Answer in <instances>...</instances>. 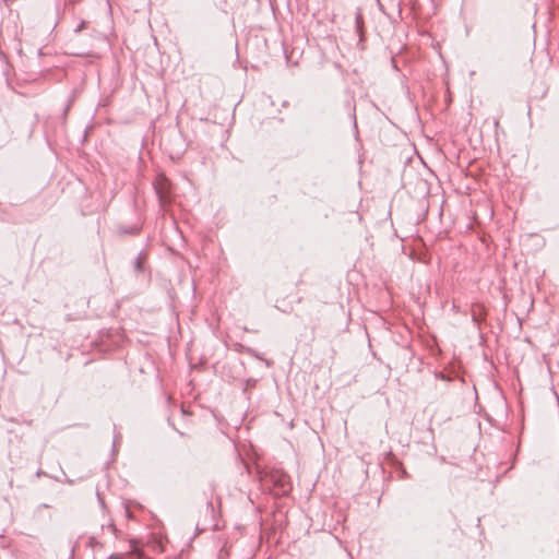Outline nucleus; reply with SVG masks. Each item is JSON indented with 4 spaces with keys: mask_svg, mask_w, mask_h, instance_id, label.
Masks as SVG:
<instances>
[{
    "mask_svg": "<svg viewBox=\"0 0 559 559\" xmlns=\"http://www.w3.org/2000/svg\"><path fill=\"white\" fill-rule=\"evenodd\" d=\"M271 480L274 483L276 495H286L290 490V484L287 475L275 473L271 475Z\"/></svg>",
    "mask_w": 559,
    "mask_h": 559,
    "instance_id": "obj_1",
    "label": "nucleus"
},
{
    "mask_svg": "<svg viewBox=\"0 0 559 559\" xmlns=\"http://www.w3.org/2000/svg\"><path fill=\"white\" fill-rule=\"evenodd\" d=\"M143 554L141 550H139L136 547H132V549L128 552V555L124 557L120 554H114L109 557V559H142Z\"/></svg>",
    "mask_w": 559,
    "mask_h": 559,
    "instance_id": "obj_2",
    "label": "nucleus"
},
{
    "mask_svg": "<svg viewBox=\"0 0 559 559\" xmlns=\"http://www.w3.org/2000/svg\"><path fill=\"white\" fill-rule=\"evenodd\" d=\"M157 193L159 195L160 202H166V195L164 194V192L162 190H157Z\"/></svg>",
    "mask_w": 559,
    "mask_h": 559,
    "instance_id": "obj_3",
    "label": "nucleus"
}]
</instances>
